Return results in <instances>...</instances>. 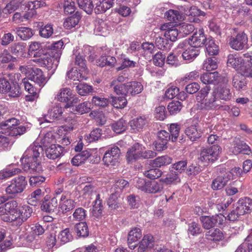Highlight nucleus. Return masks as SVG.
Returning a JSON list of instances; mask_svg holds the SVG:
<instances>
[{
	"label": "nucleus",
	"mask_w": 252,
	"mask_h": 252,
	"mask_svg": "<svg viewBox=\"0 0 252 252\" xmlns=\"http://www.w3.org/2000/svg\"><path fill=\"white\" fill-rule=\"evenodd\" d=\"M178 34V31L177 29L171 28L168 29L167 31L165 32L163 36L168 40L174 42L177 40Z\"/></svg>",
	"instance_id": "obj_64"
},
{
	"label": "nucleus",
	"mask_w": 252,
	"mask_h": 252,
	"mask_svg": "<svg viewBox=\"0 0 252 252\" xmlns=\"http://www.w3.org/2000/svg\"><path fill=\"white\" fill-rule=\"evenodd\" d=\"M42 147L38 145H30L24 152L21 160L23 163V169L30 173H39L42 171L39 158L43 153Z\"/></svg>",
	"instance_id": "obj_1"
},
{
	"label": "nucleus",
	"mask_w": 252,
	"mask_h": 252,
	"mask_svg": "<svg viewBox=\"0 0 252 252\" xmlns=\"http://www.w3.org/2000/svg\"><path fill=\"white\" fill-rule=\"evenodd\" d=\"M234 143L233 153L234 154L236 155L241 153L244 154H248V152L250 150L249 147L246 143L238 139H236Z\"/></svg>",
	"instance_id": "obj_32"
},
{
	"label": "nucleus",
	"mask_w": 252,
	"mask_h": 252,
	"mask_svg": "<svg viewBox=\"0 0 252 252\" xmlns=\"http://www.w3.org/2000/svg\"><path fill=\"white\" fill-rule=\"evenodd\" d=\"M74 230L79 237H85L89 235V230L87 223L81 222L77 223L74 227Z\"/></svg>",
	"instance_id": "obj_43"
},
{
	"label": "nucleus",
	"mask_w": 252,
	"mask_h": 252,
	"mask_svg": "<svg viewBox=\"0 0 252 252\" xmlns=\"http://www.w3.org/2000/svg\"><path fill=\"white\" fill-rule=\"evenodd\" d=\"M172 158L168 156H163L157 158L152 160L153 164L156 167H160L170 164Z\"/></svg>",
	"instance_id": "obj_45"
},
{
	"label": "nucleus",
	"mask_w": 252,
	"mask_h": 252,
	"mask_svg": "<svg viewBox=\"0 0 252 252\" xmlns=\"http://www.w3.org/2000/svg\"><path fill=\"white\" fill-rule=\"evenodd\" d=\"M142 237V232L141 229L138 227L132 228L128 233L127 236V243L129 248L133 250L137 247V242Z\"/></svg>",
	"instance_id": "obj_14"
},
{
	"label": "nucleus",
	"mask_w": 252,
	"mask_h": 252,
	"mask_svg": "<svg viewBox=\"0 0 252 252\" xmlns=\"http://www.w3.org/2000/svg\"><path fill=\"white\" fill-rule=\"evenodd\" d=\"M199 54V50L190 46L182 53V56L184 60L191 62Z\"/></svg>",
	"instance_id": "obj_35"
},
{
	"label": "nucleus",
	"mask_w": 252,
	"mask_h": 252,
	"mask_svg": "<svg viewBox=\"0 0 252 252\" xmlns=\"http://www.w3.org/2000/svg\"><path fill=\"white\" fill-rule=\"evenodd\" d=\"M58 206V200L56 197L49 199L48 196H46L41 201V209L48 213L54 212Z\"/></svg>",
	"instance_id": "obj_17"
},
{
	"label": "nucleus",
	"mask_w": 252,
	"mask_h": 252,
	"mask_svg": "<svg viewBox=\"0 0 252 252\" xmlns=\"http://www.w3.org/2000/svg\"><path fill=\"white\" fill-rule=\"evenodd\" d=\"M218 67L216 59L208 58L205 60L203 64V68L207 71L215 70Z\"/></svg>",
	"instance_id": "obj_57"
},
{
	"label": "nucleus",
	"mask_w": 252,
	"mask_h": 252,
	"mask_svg": "<svg viewBox=\"0 0 252 252\" xmlns=\"http://www.w3.org/2000/svg\"><path fill=\"white\" fill-rule=\"evenodd\" d=\"M126 87H127V95H135L140 94L143 90V86L141 83L136 81L126 83Z\"/></svg>",
	"instance_id": "obj_26"
},
{
	"label": "nucleus",
	"mask_w": 252,
	"mask_h": 252,
	"mask_svg": "<svg viewBox=\"0 0 252 252\" xmlns=\"http://www.w3.org/2000/svg\"><path fill=\"white\" fill-rule=\"evenodd\" d=\"M236 207L240 214L250 213L252 210V199L248 197L240 199L237 202Z\"/></svg>",
	"instance_id": "obj_16"
},
{
	"label": "nucleus",
	"mask_w": 252,
	"mask_h": 252,
	"mask_svg": "<svg viewBox=\"0 0 252 252\" xmlns=\"http://www.w3.org/2000/svg\"><path fill=\"white\" fill-rule=\"evenodd\" d=\"M116 63V58L110 56L102 55L96 62V65L100 67L105 65L113 66Z\"/></svg>",
	"instance_id": "obj_38"
},
{
	"label": "nucleus",
	"mask_w": 252,
	"mask_h": 252,
	"mask_svg": "<svg viewBox=\"0 0 252 252\" xmlns=\"http://www.w3.org/2000/svg\"><path fill=\"white\" fill-rule=\"evenodd\" d=\"M72 96V92L69 88H62L57 95L56 98L58 101L63 102H69Z\"/></svg>",
	"instance_id": "obj_33"
},
{
	"label": "nucleus",
	"mask_w": 252,
	"mask_h": 252,
	"mask_svg": "<svg viewBox=\"0 0 252 252\" xmlns=\"http://www.w3.org/2000/svg\"><path fill=\"white\" fill-rule=\"evenodd\" d=\"M145 147L138 143H136L129 148L126 154V158L128 163H132L142 159V152Z\"/></svg>",
	"instance_id": "obj_7"
},
{
	"label": "nucleus",
	"mask_w": 252,
	"mask_h": 252,
	"mask_svg": "<svg viewBox=\"0 0 252 252\" xmlns=\"http://www.w3.org/2000/svg\"><path fill=\"white\" fill-rule=\"evenodd\" d=\"M182 108V103L178 101H172L167 106L168 110L171 115H175L179 113Z\"/></svg>",
	"instance_id": "obj_58"
},
{
	"label": "nucleus",
	"mask_w": 252,
	"mask_h": 252,
	"mask_svg": "<svg viewBox=\"0 0 252 252\" xmlns=\"http://www.w3.org/2000/svg\"><path fill=\"white\" fill-rule=\"evenodd\" d=\"M143 174L148 178L155 180L159 178L162 175V172L159 169L155 168L145 171Z\"/></svg>",
	"instance_id": "obj_55"
},
{
	"label": "nucleus",
	"mask_w": 252,
	"mask_h": 252,
	"mask_svg": "<svg viewBox=\"0 0 252 252\" xmlns=\"http://www.w3.org/2000/svg\"><path fill=\"white\" fill-rule=\"evenodd\" d=\"M91 156L90 152L87 150L83 151L75 155L71 159V163L74 166H79L83 164Z\"/></svg>",
	"instance_id": "obj_34"
},
{
	"label": "nucleus",
	"mask_w": 252,
	"mask_h": 252,
	"mask_svg": "<svg viewBox=\"0 0 252 252\" xmlns=\"http://www.w3.org/2000/svg\"><path fill=\"white\" fill-rule=\"evenodd\" d=\"M22 82L25 90L29 93V94L26 95L25 96L26 101L32 102L34 101L38 97L36 89L29 82L28 79L26 78L23 79Z\"/></svg>",
	"instance_id": "obj_15"
},
{
	"label": "nucleus",
	"mask_w": 252,
	"mask_h": 252,
	"mask_svg": "<svg viewBox=\"0 0 252 252\" xmlns=\"http://www.w3.org/2000/svg\"><path fill=\"white\" fill-rule=\"evenodd\" d=\"M77 202L73 199H67L63 201H60V208L63 213L70 212L75 208Z\"/></svg>",
	"instance_id": "obj_40"
},
{
	"label": "nucleus",
	"mask_w": 252,
	"mask_h": 252,
	"mask_svg": "<svg viewBox=\"0 0 252 252\" xmlns=\"http://www.w3.org/2000/svg\"><path fill=\"white\" fill-rule=\"evenodd\" d=\"M17 206L18 203L16 201L12 200L4 204L5 210L6 214L9 213L11 216L10 217H13L14 215H16L17 212Z\"/></svg>",
	"instance_id": "obj_52"
},
{
	"label": "nucleus",
	"mask_w": 252,
	"mask_h": 252,
	"mask_svg": "<svg viewBox=\"0 0 252 252\" xmlns=\"http://www.w3.org/2000/svg\"><path fill=\"white\" fill-rule=\"evenodd\" d=\"M243 59L236 55H229L228 56L227 64L228 66L238 69L241 67Z\"/></svg>",
	"instance_id": "obj_44"
},
{
	"label": "nucleus",
	"mask_w": 252,
	"mask_h": 252,
	"mask_svg": "<svg viewBox=\"0 0 252 252\" xmlns=\"http://www.w3.org/2000/svg\"><path fill=\"white\" fill-rule=\"evenodd\" d=\"M110 86L113 87V90L117 94L127 95L126 84H117V81H112Z\"/></svg>",
	"instance_id": "obj_50"
},
{
	"label": "nucleus",
	"mask_w": 252,
	"mask_h": 252,
	"mask_svg": "<svg viewBox=\"0 0 252 252\" xmlns=\"http://www.w3.org/2000/svg\"><path fill=\"white\" fill-rule=\"evenodd\" d=\"M232 85L238 91L246 89L247 81L244 75L239 73L236 74L233 77Z\"/></svg>",
	"instance_id": "obj_25"
},
{
	"label": "nucleus",
	"mask_w": 252,
	"mask_h": 252,
	"mask_svg": "<svg viewBox=\"0 0 252 252\" xmlns=\"http://www.w3.org/2000/svg\"><path fill=\"white\" fill-rule=\"evenodd\" d=\"M248 37L244 32H239L235 37H231L229 44L236 50H241L248 48Z\"/></svg>",
	"instance_id": "obj_8"
},
{
	"label": "nucleus",
	"mask_w": 252,
	"mask_h": 252,
	"mask_svg": "<svg viewBox=\"0 0 252 252\" xmlns=\"http://www.w3.org/2000/svg\"><path fill=\"white\" fill-rule=\"evenodd\" d=\"M109 8V5H108L104 0H97L94 10L96 14H100L105 12Z\"/></svg>",
	"instance_id": "obj_62"
},
{
	"label": "nucleus",
	"mask_w": 252,
	"mask_h": 252,
	"mask_svg": "<svg viewBox=\"0 0 252 252\" xmlns=\"http://www.w3.org/2000/svg\"><path fill=\"white\" fill-rule=\"evenodd\" d=\"M12 31L17 34L20 38L23 40H28L33 35L32 30L28 27H18L12 29Z\"/></svg>",
	"instance_id": "obj_22"
},
{
	"label": "nucleus",
	"mask_w": 252,
	"mask_h": 252,
	"mask_svg": "<svg viewBox=\"0 0 252 252\" xmlns=\"http://www.w3.org/2000/svg\"><path fill=\"white\" fill-rule=\"evenodd\" d=\"M232 173L230 171L225 172L218 176L212 182L211 187L213 190H219L223 188L232 178Z\"/></svg>",
	"instance_id": "obj_11"
},
{
	"label": "nucleus",
	"mask_w": 252,
	"mask_h": 252,
	"mask_svg": "<svg viewBox=\"0 0 252 252\" xmlns=\"http://www.w3.org/2000/svg\"><path fill=\"white\" fill-rule=\"evenodd\" d=\"M21 172L19 168L5 169L0 171V179L3 180L16 175Z\"/></svg>",
	"instance_id": "obj_61"
},
{
	"label": "nucleus",
	"mask_w": 252,
	"mask_h": 252,
	"mask_svg": "<svg viewBox=\"0 0 252 252\" xmlns=\"http://www.w3.org/2000/svg\"><path fill=\"white\" fill-rule=\"evenodd\" d=\"M164 17L171 23L177 25L184 20V16L179 11L170 9L166 11Z\"/></svg>",
	"instance_id": "obj_21"
},
{
	"label": "nucleus",
	"mask_w": 252,
	"mask_h": 252,
	"mask_svg": "<svg viewBox=\"0 0 252 252\" xmlns=\"http://www.w3.org/2000/svg\"><path fill=\"white\" fill-rule=\"evenodd\" d=\"M203 29H199L194 32L189 39V44L194 48H198L203 46L207 40Z\"/></svg>",
	"instance_id": "obj_10"
},
{
	"label": "nucleus",
	"mask_w": 252,
	"mask_h": 252,
	"mask_svg": "<svg viewBox=\"0 0 252 252\" xmlns=\"http://www.w3.org/2000/svg\"><path fill=\"white\" fill-rule=\"evenodd\" d=\"M63 46V42L62 40H59L54 42L52 45L51 51L49 53L53 58L60 59L62 55V49Z\"/></svg>",
	"instance_id": "obj_39"
},
{
	"label": "nucleus",
	"mask_w": 252,
	"mask_h": 252,
	"mask_svg": "<svg viewBox=\"0 0 252 252\" xmlns=\"http://www.w3.org/2000/svg\"><path fill=\"white\" fill-rule=\"evenodd\" d=\"M185 132L188 138L192 141H195L201 136V131L198 129L196 125L188 126L185 130Z\"/></svg>",
	"instance_id": "obj_24"
},
{
	"label": "nucleus",
	"mask_w": 252,
	"mask_h": 252,
	"mask_svg": "<svg viewBox=\"0 0 252 252\" xmlns=\"http://www.w3.org/2000/svg\"><path fill=\"white\" fill-rule=\"evenodd\" d=\"M25 47L24 43L18 42L12 45L9 50L11 53L17 56H22L25 50Z\"/></svg>",
	"instance_id": "obj_53"
},
{
	"label": "nucleus",
	"mask_w": 252,
	"mask_h": 252,
	"mask_svg": "<svg viewBox=\"0 0 252 252\" xmlns=\"http://www.w3.org/2000/svg\"><path fill=\"white\" fill-rule=\"evenodd\" d=\"M210 88L206 86L197 93L196 99L197 108L199 110H214L220 106V101L212 91L209 94Z\"/></svg>",
	"instance_id": "obj_2"
},
{
	"label": "nucleus",
	"mask_w": 252,
	"mask_h": 252,
	"mask_svg": "<svg viewBox=\"0 0 252 252\" xmlns=\"http://www.w3.org/2000/svg\"><path fill=\"white\" fill-rule=\"evenodd\" d=\"M200 220L202 223L203 227L205 229H209L216 225L213 216L212 217L201 216Z\"/></svg>",
	"instance_id": "obj_56"
},
{
	"label": "nucleus",
	"mask_w": 252,
	"mask_h": 252,
	"mask_svg": "<svg viewBox=\"0 0 252 252\" xmlns=\"http://www.w3.org/2000/svg\"><path fill=\"white\" fill-rule=\"evenodd\" d=\"M160 181L158 182L156 181L147 182V189L146 192L156 193L160 192L163 189V185Z\"/></svg>",
	"instance_id": "obj_36"
},
{
	"label": "nucleus",
	"mask_w": 252,
	"mask_h": 252,
	"mask_svg": "<svg viewBox=\"0 0 252 252\" xmlns=\"http://www.w3.org/2000/svg\"><path fill=\"white\" fill-rule=\"evenodd\" d=\"M212 91L220 103L221 101H229L232 97V91L230 86L228 84H220L214 88Z\"/></svg>",
	"instance_id": "obj_5"
},
{
	"label": "nucleus",
	"mask_w": 252,
	"mask_h": 252,
	"mask_svg": "<svg viewBox=\"0 0 252 252\" xmlns=\"http://www.w3.org/2000/svg\"><path fill=\"white\" fill-rule=\"evenodd\" d=\"M80 18V15L76 13L75 15L66 19L63 23L64 27L66 29H71L78 24Z\"/></svg>",
	"instance_id": "obj_46"
},
{
	"label": "nucleus",
	"mask_w": 252,
	"mask_h": 252,
	"mask_svg": "<svg viewBox=\"0 0 252 252\" xmlns=\"http://www.w3.org/2000/svg\"><path fill=\"white\" fill-rule=\"evenodd\" d=\"M120 154V149L114 146L105 152L102 160L105 165H115L119 162Z\"/></svg>",
	"instance_id": "obj_9"
},
{
	"label": "nucleus",
	"mask_w": 252,
	"mask_h": 252,
	"mask_svg": "<svg viewBox=\"0 0 252 252\" xmlns=\"http://www.w3.org/2000/svg\"><path fill=\"white\" fill-rule=\"evenodd\" d=\"M155 241L153 236L151 235H145L141 240L138 248V252H144L147 249L153 247Z\"/></svg>",
	"instance_id": "obj_23"
},
{
	"label": "nucleus",
	"mask_w": 252,
	"mask_h": 252,
	"mask_svg": "<svg viewBox=\"0 0 252 252\" xmlns=\"http://www.w3.org/2000/svg\"><path fill=\"white\" fill-rule=\"evenodd\" d=\"M32 213V209L31 207L29 205H24L19 209L16 215L13 217H10L7 221H15L17 225H20L31 217Z\"/></svg>",
	"instance_id": "obj_6"
},
{
	"label": "nucleus",
	"mask_w": 252,
	"mask_h": 252,
	"mask_svg": "<svg viewBox=\"0 0 252 252\" xmlns=\"http://www.w3.org/2000/svg\"><path fill=\"white\" fill-rule=\"evenodd\" d=\"M53 25L47 24L40 28L39 34L42 37L48 38L53 34Z\"/></svg>",
	"instance_id": "obj_59"
},
{
	"label": "nucleus",
	"mask_w": 252,
	"mask_h": 252,
	"mask_svg": "<svg viewBox=\"0 0 252 252\" xmlns=\"http://www.w3.org/2000/svg\"><path fill=\"white\" fill-rule=\"evenodd\" d=\"M79 7L84 10L87 14H91L94 5L91 0H77Z\"/></svg>",
	"instance_id": "obj_47"
},
{
	"label": "nucleus",
	"mask_w": 252,
	"mask_h": 252,
	"mask_svg": "<svg viewBox=\"0 0 252 252\" xmlns=\"http://www.w3.org/2000/svg\"><path fill=\"white\" fill-rule=\"evenodd\" d=\"M63 149L59 145L52 144L45 150L46 157L50 159H55L63 155Z\"/></svg>",
	"instance_id": "obj_18"
},
{
	"label": "nucleus",
	"mask_w": 252,
	"mask_h": 252,
	"mask_svg": "<svg viewBox=\"0 0 252 252\" xmlns=\"http://www.w3.org/2000/svg\"><path fill=\"white\" fill-rule=\"evenodd\" d=\"M72 216L74 220L78 221H83L86 218L87 211L82 207H78L74 210Z\"/></svg>",
	"instance_id": "obj_54"
},
{
	"label": "nucleus",
	"mask_w": 252,
	"mask_h": 252,
	"mask_svg": "<svg viewBox=\"0 0 252 252\" xmlns=\"http://www.w3.org/2000/svg\"><path fill=\"white\" fill-rule=\"evenodd\" d=\"M90 106V103L86 101L80 103L75 107H73L72 110H70V111L75 114H78L82 115L88 113L91 109Z\"/></svg>",
	"instance_id": "obj_42"
},
{
	"label": "nucleus",
	"mask_w": 252,
	"mask_h": 252,
	"mask_svg": "<svg viewBox=\"0 0 252 252\" xmlns=\"http://www.w3.org/2000/svg\"><path fill=\"white\" fill-rule=\"evenodd\" d=\"M219 73L217 71L203 73L200 76V80L204 84H215L219 81Z\"/></svg>",
	"instance_id": "obj_27"
},
{
	"label": "nucleus",
	"mask_w": 252,
	"mask_h": 252,
	"mask_svg": "<svg viewBox=\"0 0 252 252\" xmlns=\"http://www.w3.org/2000/svg\"><path fill=\"white\" fill-rule=\"evenodd\" d=\"M221 151V148L218 145H214L208 148H203L198 159L204 162H214L218 159Z\"/></svg>",
	"instance_id": "obj_4"
},
{
	"label": "nucleus",
	"mask_w": 252,
	"mask_h": 252,
	"mask_svg": "<svg viewBox=\"0 0 252 252\" xmlns=\"http://www.w3.org/2000/svg\"><path fill=\"white\" fill-rule=\"evenodd\" d=\"M58 238L64 243L71 241L72 239V236L70 232V229L66 228L61 231L59 235Z\"/></svg>",
	"instance_id": "obj_63"
},
{
	"label": "nucleus",
	"mask_w": 252,
	"mask_h": 252,
	"mask_svg": "<svg viewBox=\"0 0 252 252\" xmlns=\"http://www.w3.org/2000/svg\"><path fill=\"white\" fill-rule=\"evenodd\" d=\"M155 43L156 46L161 50H166L169 49L170 45L168 43V39L166 38H164L163 35L159 33L158 32L157 33L155 32Z\"/></svg>",
	"instance_id": "obj_28"
},
{
	"label": "nucleus",
	"mask_w": 252,
	"mask_h": 252,
	"mask_svg": "<svg viewBox=\"0 0 252 252\" xmlns=\"http://www.w3.org/2000/svg\"><path fill=\"white\" fill-rule=\"evenodd\" d=\"M20 124L19 120L15 118H12L2 122L0 123V128L2 129H7L11 131V129L14 128L16 126H17Z\"/></svg>",
	"instance_id": "obj_48"
},
{
	"label": "nucleus",
	"mask_w": 252,
	"mask_h": 252,
	"mask_svg": "<svg viewBox=\"0 0 252 252\" xmlns=\"http://www.w3.org/2000/svg\"><path fill=\"white\" fill-rule=\"evenodd\" d=\"M242 183L240 180H236L230 183L225 188L226 193L232 196L237 193L242 189Z\"/></svg>",
	"instance_id": "obj_30"
},
{
	"label": "nucleus",
	"mask_w": 252,
	"mask_h": 252,
	"mask_svg": "<svg viewBox=\"0 0 252 252\" xmlns=\"http://www.w3.org/2000/svg\"><path fill=\"white\" fill-rule=\"evenodd\" d=\"M111 127L115 132L120 134L126 129L127 123L126 120L122 118L113 123L111 125Z\"/></svg>",
	"instance_id": "obj_41"
},
{
	"label": "nucleus",
	"mask_w": 252,
	"mask_h": 252,
	"mask_svg": "<svg viewBox=\"0 0 252 252\" xmlns=\"http://www.w3.org/2000/svg\"><path fill=\"white\" fill-rule=\"evenodd\" d=\"M64 108L62 107L59 104H56L50 108L47 114L44 116L45 121L50 123L51 120L60 119L62 118Z\"/></svg>",
	"instance_id": "obj_13"
},
{
	"label": "nucleus",
	"mask_w": 252,
	"mask_h": 252,
	"mask_svg": "<svg viewBox=\"0 0 252 252\" xmlns=\"http://www.w3.org/2000/svg\"><path fill=\"white\" fill-rule=\"evenodd\" d=\"M111 98L112 100L111 101H110V102H111L112 105L116 108H123L127 104V100L124 96H111Z\"/></svg>",
	"instance_id": "obj_51"
},
{
	"label": "nucleus",
	"mask_w": 252,
	"mask_h": 252,
	"mask_svg": "<svg viewBox=\"0 0 252 252\" xmlns=\"http://www.w3.org/2000/svg\"><path fill=\"white\" fill-rule=\"evenodd\" d=\"M146 123V120L145 118L139 117L132 120L130 122V126L133 132H136L142 130Z\"/></svg>",
	"instance_id": "obj_29"
},
{
	"label": "nucleus",
	"mask_w": 252,
	"mask_h": 252,
	"mask_svg": "<svg viewBox=\"0 0 252 252\" xmlns=\"http://www.w3.org/2000/svg\"><path fill=\"white\" fill-rule=\"evenodd\" d=\"M206 52L210 56H215L219 53V46L216 44L215 41L210 37L208 38L205 44Z\"/></svg>",
	"instance_id": "obj_37"
},
{
	"label": "nucleus",
	"mask_w": 252,
	"mask_h": 252,
	"mask_svg": "<svg viewBox=\"0 0 252 252\" xmlns=\"http://www.w3.org/2000/svg\"><path fill=\"white\" fill-rule=\"evenodd\" d=\"M160 182L164 183L167 185L171 184L174 182L178 183L180 182L179 174L176 171H171L167 174L165 178L160 179Z\"/></svg>",
	"instance_id": "obj_49"
},
{
	"label": "nucleus",
	"mask_w": 252,
	"mask_h": 252,
	"mask_svg": "<svg viewBox=\"0 0 252 252\" xmlns=\"http://www.w3.org/2000/svg\"><path fill=\"white\" fill-rule=\"evenodd\" d=\"M5 189V192L11 198H14L23 192L28 185L26 177L18 176L13 178Z\"/></svg>",
	"instance_id": "obj_3"
},
{
	"label": "nucleus",
	"mask_w": 252,
	"mask_h": 252,
	"mask_svg": "<svg viewBox=\"0 0 252 252\" xmlns=\"http://www.w3.org/2000/svg\"><path fill=\"white\" fill-rule=\"evenodd\" d=\"M28 79L34 82L39 87L43 86L46 83V78L43 72L39 68L34 67L28 75Z\"/></svg>",
	"instance_id": "obj_12"
},
{
	"label": "nucleus",
	"mask_w": 252,
	"mask_h": 252,
	"mask_svg": "<svg viewBox=\"0 0 252 252\" xmlns=\"http://www.w3.org/2000/svg\"><path fill=\"white\" fill-rule=\"evenodd\" d=\"M129 186L128 182L123 179H120L115 182L114 185V189H116L115 193L119 194L122 191L123 189L128 188Z\"/></svg>",
	"instance_id": "obj_60"
},
{
	"label": "nucleus",
	"mask_w": 252,
	"mask_h": 252,
	"mask_svg": "<svg viewBox=\"0 0 252 252\" xmlns=\"http://www.w3.org/2000/svg\"><path fill=\"white\" fill-rule=\"evenodd\" d=\"M88 73V70H79V72L75 68H72L67 73V76L70 79L74 81H82L86 79V75Z\"/></svg>",
	"instance_id": "obj_20"
},
{
	"label": "nucleus",
	"mask_w": 252,
	"mask_h": 252,
	"mask_svg": "<svg viewBox=\"0 0 252 252\" xmlns=\"http://www.w3.org/2000/svg\"><path fill=\"white\" fill-rule=\"evenodd\" d=\"M60 59H57L55 58H53V57L51 56L50 53H47L44 58L42 59V60H41L40 61H42V62L39 66L46 67L48 70L53 69L55 70L58 65Z\"/></svg>",
	"instance_id": "obj_19"
},
{
	"label": "nucleus",
	"mask_w": 252,
	"mask_h": 252,
	"mask_svg": "<svg viewBox=\"0 0 252 252\" xmlns=\"http://www.w3.org/2000/svg\"><path fill=\"white\" fill-rule=\"evenodd\" d=\"M205 237L208 240L218 242L221 241L224 238V235L220 230L215 228L207 232Z\"/></svg>",
	"instance_id": "obj_31"
}]
</instances>
